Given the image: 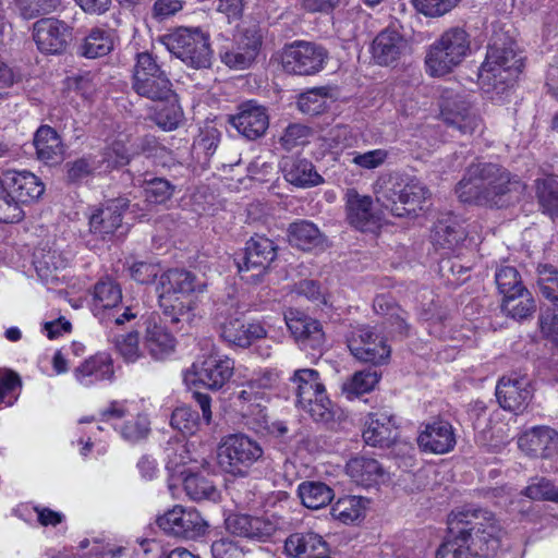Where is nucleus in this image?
<instances>
[{
  "label": "nucleus",
  "mask_w": 558,
  "mask_h": 558,
  "mask_svg": "<svg viewBox=\"0 0 558 558\" xmlns=\"http://www.w3.org/2000/svg\"><path fill=\"white\" fill-rule=\"evenodd\" d=\"M113 32L109 28L94 27L80 46V53L89 59L107 56L113 49Z\"/></svg>",
  "instance_id": "obj_42"
},
{
  "label": "nucleus",
  "mask_w": 558,
  "mask_h": 558,
  "mask_svg": "<svg viewBox=\"0 0 558 558\" xmlns=\"http://www.w3.org/2000/svg\"><path fill=\"white\" fill-rule=\"evenodd\" d=\"M229 122L247 140H256L268 129L269 118L263 106L250 100L242 104L235 114L229 117Z\"/></svg>",
  "instance_id": "obj_22"
},
{
  "label": "nucleus",
  "mask_w": 558,
  "mask_h": 558,
  "mask_svg": "<svg viewBox=\"0 0 558 558\" xmlns=\"http://www.w3.org/2000/svg\"><path fill=\"white\" fill-rule=\"evenodd\" d=\"M523 68L522 57L513 43L488 46L485 61L480 69V81L492 100L502 101Z\"/></svg>",
  "instance_id": "obj_3"
},
{
  "label": "nucleus",
  "mask_w": 558,
  "mask_h": 558,
  "mask_svg": "<svg viewBox=\"0 0 558 558\" xmlns=\"http://www.w3.org/2000/svg\"><path fill=\"white\" fill-rule=\"evenodd\" d=\"M106 172L125 166L131 159V149L121 141H114L104 153L99 155Z\"/></svg>",
  "instance_id": "obj_53"
},
{
  "label": "nucleus",
  "mask_w": 558,
  "mask_h": 558,
  "mask_svg": "<svg viewBox=\"0 0 558 558\" xmlns=\"http://www.w3.org/2000/svg\"><path fill=\"white\" fill-rule=\"evenodd\" d=\"M471 49L470 35L462 27L444 32L428 48L425 57L427 73L444 76L457 68Z\"/></svg>",
  "instance_id": "obj_6"
},
{
  "label": "nucleus",
  "mask_w": 558,
  "mask_h": 558,
  "mask_svg": "<svg viewBox=\"0 0 558 558\" xmlns=\"http://www.w3.org/2000/svg\"><path fill=\"white\" fill-rule=\"evenodd\" d=\"M157 525L168 535L185 539H196L206 532L207 524L194 508L174 506L158 517Z\"/></svg>",
  "instance_id": "obj_16"
},
{
  "label": "nucleus",
  "mask_w": 558,
  "mask_h": 558,
  "mask_svg": "<svg viewBox=\"0 0 558 558\" xmlns=\"http://www.w3.org/2000/svg\"><path fill=\"white\" fill-rule=\"evenodd\" d=\"M326 550V542L314 532L291 534L284 543L286 554L293 558H310Z\"/></svg>",
  "instance_id": "obj_37"
},
{
  "label": "nucleus",
  "mask_w": 558,
  "mask_h": 558,
  "mask_svg": "<svg viewBox=\"0 0 558 558\" xmlns=\"http://www.w3.org/2000/svg\"><path fill=\"white\" fill-rule=\"evenodd\" d=\"M132 88L138 96L153 101L168 100L173 94L172 84L166 71L161 69L156 58L147 51L136 54Z\"/></svg>",
  "instance_id": "obj_9"
},
{
  "label": "nucleus",
  "mask_w": 558,
  "mask_h": 558,
  "mask_svg": "<svg viewBox=\"0 0 558 558\" xmlns=\"http://www.w3.org/2000/svg\"><path fill=\"white\" fill-rule=\"evenodd\" d=\"M144 348L153 359L163 360L174 351L175 339L165 326L149 322L144 337Z\"/></svg>",
  "instance_id": "obj_33"
},
{
  "label": "nucleus",
  "mask_w": 558,
  "mask_h": 558,
  "mask_svg": "<svg viewBox=\"0 0 558 558\" xmlns=\"http://www.w3.org/2000/svg\"><path fill=\"white\" fill-rule=\"evenodd\" d=\"M233 371V360L211 350L208 355L199 356L184 373V381L219 390L230 380Z\"/></svg>",
  "instance_id": "obj_11"
},
{
  "label": "nucleus",
  "mask_w": 558,
  "mask_h": 558,
  "mask_svg": "<svg viewBox=\"0 0 558 558\" xmlns=\"http://www.w3.org/2000/svg\"><path fill=\"white\" fill-rule=\"evenodd\" d=\"M298 495L302 505L313 510L326 507L335 498L333 489L319 481L302 482L298 487Z\"/></svg>",
  "instance_id": "obj_41"
},
{
  "label": "nucleus",
  "mask_w": 558,
  "mask_h": 558,
  "mask_svg": "<svg viewBox=\"0 0 558 558\" xmlns=\"http://www.w3.org/2000/svg\"><path fill=\"white\" fill-rule=\"evenodd\" d=\"M281 59L287 73L314 75L324 69L327 51L314 43L295 40L283 48Z\"/></svg>",
  "instance_id": "obj_15"
},
{
  "label": "nucleus",
  "mask_w": 558,
  "mask_h": 558,
  "mask_svg": "<svg viewBox=\"0 0 558 558\" xmlns=\"http://www.w3.org/2000/svg\"><path fill=\"white\" fill-rule=\"evenodd\" d=\"M457 444L453 426L445 420L426 423L417 436L420 449L426 453L445 454Z\"/></svg>",
  "instance_id": "obj_20"
},
{
  "label": "nucleus",
  "mask_w": 558,
  "mask_h": 558,
  "mask_svg": "<svg viewBox=\"0 0 558 558\" xmlns=\"http://www.w3.org/2000/svg\"><path fill=\"white\" fill-rule=\"evenodd\" d=\"M288 239L292 246L302 251L323 247L325 236L315 223L310 220H296L288 228Z\"/></svg>",
  "instance_id": "obj_35"
},
{
  "label": "nucleus",
  "mask_w": 558,
  "mask_h": 558,
  "mask_svg": "<svg viewBox=\"0 0 558 558\" xmlns=\"http://www.w3.org/2000/svg\"><path fill=\"white\" fill-rule=\"evenodd\" d=\"M496 397L502 409L515 414L523 412L532 398L530 379L518 375L504 376L497 384Z\"/></svg>",
  "instance_id": "obj_19"
},
{
  "label": "nucleus",
  "mask_w": 558,
  "mask_h": 558,
  "mask_svg": "<svg viewBox=\"0 0 558 558\" xmlns=\"http://www.w3.org/2000/svg\"><path fill=\"white\" fill-rule=\"evenodd\" d=\"M167 468L175 471L179 466L192 461L187 445L183 441H169L165 448Z\"/></svg>",
  "instance_id": "obj_62"
},
{
  "label": "nucleus",
  "mask_w": 558,
  "mask_h": 558,
  "mask_svg": "<svg viewBox=\"0 0 558 558\" xmlns=\"http://www.w3.org/2000/svg\"><path fill=\"white\" fill-rule=\"evenodd\" d=\"M221 134L218 130L210 128L205 132L201 133L198 138L194 142V151L197 156L204 155L206 160H209L216 153Z\"/></svg>",
  "instance_id": "obj_64"
},
{
  "label": "nucleus",
  "mask_w": 558,
  "mask_h": 558,
  "mask_svg": "<svg viewBox=\"0 0 558 558\" xmlns=\"http://www.w3.org/2000/svg\"><path fill=\"white\" fill-rule=\"evenodd\" d=\"M502 296L501 312L508 317L522 320L535 312V301L526 288H523V291H518V293L510 292Z\"/></svg>",
  "instance_id": "obj_43"
},
{
  "label": "nucleus",
  "mask_w": 558,
  "mask_h": 558,
  "mask_svg": "<svg viewBox=\"0 0 558 558\" xmlns=\"http://www.w3.org/2000/svg\"><path fill=\"white\" fill-rule=\"evenodd\" d=\"M298 407L308 413L316 422H328L332 417L331 401L328 399L326 391L313 398L308 404Z\"/></svg>",
  "instance_id": "obj_60"
},
{
  "label": "nucleus",
  "mask_w": 558,
  "mask_h": 558,
  "mask_svg": "<svg viewBox=\"0 0 558 558\" xmlns=\"http://www.w3.org/2000/svg\"><path fill=\"white\" fill-rule=\"evenodd\" d=\"M379 377L378 373L373 369L356 372L342 384V392L348 399L356 398L373 390L378 384Z\"/></svg>",
  "instance_id": "obj_47"
},
{
  "label": "nucleus",
  "mask_w": 558,
  "mask_h": 558,
  "mask_svg": "<svg viewBox=\"0 0 558 558\" xmlns=\"http://www.w3.org/2000/svg\"><path fill=\"white\" fill-rule=\"evenodd\" d=\"M519 187L520 182L512 181L510 172L501 166L493 162H474L466 168L456 193L463 203L502 207V197Z\"/></svg>",
  "instance_id": "obj_2"
},
{
  "label": "nucleus",
  "mask_w": 558,
  "mask_h": 558,
  "mask_svg": "<svg viewBox=\"0 0 558 558\" xmlns=\"http://www.w3.org/2000/svg\"><path fill=\"white\" fill-rule=\"evenodd\" d=\"M524 495L535 500H550L558 502V488L547 478H535L524 489Z\"/></svg>",
  "instance_id": "obj_61"
},
{
  "label": "nucleus",
  "mask_w": 558,
  "mask_h": 558,
  "mask_svg": "<svg viewBox=\"0 0 558 558\" xmlns=\"http://www.w3.org/2000/svg\"><path fill=\"white\" fill-rule=\"evenodd\" d=\"M536 276L541 294L558 310V268L550 264H539Z\"/></svg>",
  "instance_id": "obj_46"
},
{
  "label": "nucleus",
  "mask_w": 558,
  "mask_h": 558,
  "mask_svg": "<svg viewBox=\"0 0 558 558\" xmlns=\"http://www.w3.org/2000/svg\"><path fill=\"white\" fill-rule=\"evenodd\" d=\"M495 282L500 294L518 293L523 291V284L519 270L511 265H500L495 271Z\"/></svg>",
  "instance_id": "obj_52"
},
{
  "label": "nucleus",
  "mask_w": 558,
  "mask_h": 558,
  "mask_svg": "<svg viewBox=\"0 0 558 558\" xmlns=\"http://www.w3.org/2000/svg\"><path fill=\"white\" fill-rule=\"evenodd\" d=\"M260 46L262 37L254 31H246L220 51L221 62L231 69H247L255 61Z\"/></svg>",
  "instance_id": "obj_18"
},
{
  "label": "nucleus",
  "mask_w": 558,
  "mask_h": 558,
  "mask_svg": "<svg viewBox=\"0 0 558 558\" xmlns=\"http://www.w3.org/2000/svg\"><path fill=\"white\" fill-rule=\"evenodd\" d=\"M69 181L76 183L95 173L106 172L98 155H85L66 163Z\"/></svg>",
  "instance_id": "obj_48"
},
{
  "label": "nucleus",
  "mask_w": 558,
  "mask_h": 558,
  "mask_svg": "<svg viewBox=\"0 0 558 558\" xmlns=\"http://www.w3.org/2000/svg\"><path fill=\"white\" fill-rule=\"evenodd\" d=\"M366 500L357 496L339 498L331 508V514L343 523H351L363 517Z\"/></svg>",
  "instance_id": "obj_49"
},
{
  "label": "nucleus",
  "mask_w": 558,
  "mask_h": 558,
  "mask_svg": "<svg viewBox=\"0 0 558 558\" xmlns=\"http://www.w3.org/2000/svg\"><path fill=\"white\" fill-rule=\"evenodd\" d=\"M441 117L448 128L458 131L462 135L473 134L482 126L481 118L464 102L461 106L457 104H454V107L445 106L441 109Z\"/></svg>",
  "instance_id": "obj_34"
},
{
  "label": "nucleus",
  "mask_w": 558,
  "mask_h": 558,
  "mask_svg": "<svg viewBox=\"0 0 558 558\" xmlns=\"http://www.w3.org/2000/svg\"><path fill=\"white\" fill-rule=\"evenodd\" d=\"M204 283L184 269H169L159 277L158 290L159 304L165 313L171 316L172 322H180L184 315L189 314V307H185L175 294H190L195 291H202Z\"/></svg>",
  "instance_id": "obj_10"
},
{
  "label": "nucleus",
  "mask_w": 558,
  "mask_h": 558,
  "mask_svg": "<svg viewBox=\"0 0 558 558\" xmlns=\"http://www.w3.org/2000/svg\"><path fill=\"white\" fill-rule=\"evenodd\" d=\"M146 201L150 204H165L174 193V185L163 178H151L144 181Z\"/></svg>",
  "instance_id": "obj_55"
},
{
  "label": "nucleus",
  "mask_w": 558,
  "mask_h": 558,
  "mask_svg": "<svg viewBox=\"0 0 558 558\" xmlns=\"http://www.w3.org/2000/svg\"><path fill=\"white\" fill-rule=\"evenodd\" d=\"M408 49L403 36L390 28L381 31L373 40L372 57L379 65H390L397 62Z\"/></svg>",
  "instance_id": "obj_30"
},
{
  "label": "nucleus",
  "mask_w": 558,
  "mask_h": 558,
  "mask_svg": "<svg viewBox=\"0 0 558 558\" xmlns=\"http://www.w3.org/2000/svg\"><path fill=\"white\" fill-rule=\"evenodd\" d=\"M166 49L194 69L209 68L213 51L209 36L199 28L179 27L161 37Z\"/></svg>",
  "instance_id": "obj_7"
},
{
  "label": "nucleus",
  "mask_w": 558,
  "mask_h": 558,
  "mask_svg": "<svg viewBox=\"0 0 558 558\" xmlns=\"http://www.w3.org/2000/svg\"><path fill=\"white\" fill-rule=\"evenodd\" d=\"M284 320L302 350L319 351L323 348L325 333L318 320L296 310H289Z\"/></svg>",
  "instance_id": "obj_17"
},
{
  "label": "nucleus",
  "mask_w": 558,
  "mask_h": 558,
  "mask_svg": "<svg viewBox=\"0 0 558 558\" xmlns=\"http://www.w3.org/2000/svg\"><path fill=\"white\" fill-rule=\"evenodd\" d=\"M398 438L395 416L387 412H375L367 416L363 430L364 441L373 447H390Z\"/></svg>",
  "instance_id": "obj_27"
},
{
  "label": "nucleus",
  "mask_w": 558,
  "mask_h": 558,
  "mask_svg": "<svg viewBox=\"0 0 558 558\" xmlns=\"http://www.w3.org/2000/svg\"><path fill=\"white\" fill-rule=\"evenodd\" d=\"M389 156L388 150L377 148L365 153L353 151L351 162L365 170H374L381 167Z\"/></svg>",
  "instance_id": "obj_63"
},
{
  "label": "nucleus",
  "mask_w": 558,
  "mask_h": 558,
  "mask_svg": "<svg viewBox=\"0 0 558 558\" xmlns=\"http://www.w3.org/2000/svg\"><path fill=\"white\" fill-rule=\"evenodd\" d=\"M277 257V246L274 241L259 234L252 236L245 246V253L238 262L239 271L257 269L263 274Z\"/></svg>",
  "instance_id": "obj_25"
},
{
  "label": "nucleus",
  "mask_w": 558,
  "mask_h": 558,
  "mask_svg": "<svg viewBox=\"0 0 558 558\" xmlns=\"http://www.w3.org/2000/svg\"><path fill=\"white\" fill-rule=\"evenodd\" d=\"M149 430L148 417L143 414L126 420L123 424H120L118 429L122 438L130 442H137L146 438Z\"/></svg>",
  "instance_id": "obj_56"
},
{
  "label": "nucleus",
  "mask_w": 558,
  "mask_h": 558,
  "mask_svg": "<svg viewBox=\"0 0 558 558\" xmlns=\"http://www.w3.org/2000/svg\"><path fill=\"white\" fill-rule=\"evenodd\" d=\"M347 474L357 485L372 487L385 480V470L380 463L371 457L357 456L350 459L345 466Z\"/></svg>",
  "instance_id": "obj_32"
},
{
  "label": "nucleus",
  "mask_w": 558,
  "mask_h": 558,
  "mask_svg": "<svg viewBox=\"0 0 558 558\" xmlns=\"http://www.w3.org/2000/svg\"><path fill=\"white\" fill-rule=\"evenodd\" d=\"M464 239V229L451 217L439 220L434 227L433 242L441 248L453 250Z\"/></svg>",
  "instance_id": "obj_44"
},
{
  "label": "nucleus",
  "mask_w": 558,
  "mask_h": 558,
  "mask_svg": "<svg viewBox=\"0 0 558 558\" xmlns=\"http://www.w3.org/2000/svg\"><path fill=\"white\" fill-rule=\"evenodd\" d=\"M281 169L286 181L299 187L314 186L323 182V178L307 159L288 158L283 160Z\"/></svg>",
  "instance_id": "obj_36"
},
{
  "label": "nucleus",
  "mask_w": 558,
  "mask_h": 558,
  "mask_svg": "<svg viewBox=\"0 0 558 558\" xmlns=\"http://www.w3.org/2000/svg\"><path fill=\"white\" fill-rule=\"evenodd\" d=\"M328 89L318 87L301 94L298 98V108L305 114L317 116L327 109Z\"/></svg>",
  "instance_id": "obj_51"
},
{
  "label": "nucleus",
  "mask_w": 558,
  "mask_h": 558,
  "mask_svg": "<svg viewBox=\"0 0 558 558\" xmlns=\"http://www.w3.org/2000/svg\"><path fill=\"white\" fill-rule=\"evenodd\" d=\"M376 201L395 217H405L428 198L429 190L417 178L400 174L380 184L376 191Z\"/></svg>",
  "instance_id": "obj_5"
},
{
  "label": "nucleus",
  "mask_w": 558,
  "mask_h": 558,
  "mask_svg": "<svg viewBox=\"0 0 558 558\" xmlns=\"http://www.w3.org/2000/svg\"><path fill=\"white\" fill-rule=\"evenodd\" d=\"M21 386L22 381L16 373L9 371L0 375V409L15 403Z\"/></svg>",
  "instance_id": "obj_58"
},
{
  "label": "nucleus",
  "mask_w": 558,
  "mask_h": 558,
  "mask_svg": "<svg viewBox=\"0 0 558 558\" xmlns=\"http://www.w3.org/2000/svg\"><path fill=\"white\" fill-rule=\"evenodd\" d=\"M129 206V199L118 197L109 199L106 204L92 215L89 219L90 231L98 236L106 239L121 227L122 214Z\"/></svg>",
  "instance_id": "obj_29"
},
{
  "label": "nucleus",
  "mask_w": 558,
  "mask_h": 558,
  "mask_svg": "<svg viewBox=\"0 0 558 558\" xmlns=\"http://www.w3.org/2000/svg\"><path fill=\"white\" fill-rule=\"evenodd\" d=\"M264 454L262 446L244 434H232L225 437L218 447L219 466L235 476H245L251 468Z\"/></svg>",
  "instance_id": "obj_8"
},
{
  "label": "nucleus",
  "mask_w": 558,
  "mask_h": 558,
  "mask_svg": "<svg viewBox=\"0 0 558 558\" xmlns=\"http://www.w3.org/2000/svg\"><path fill=\"white\" fill-rule=\"evenodd\" d=\"M122 301L120 286L112 279L99 280L93 290L92 311L101 322H113L116 325H123L136 318L138 311L126 306L121 314L116 311Z\"/></svg>",
  "instance_id": "obj_13"
},
{
  "label": "nucleus",
  "mask_w": 558,
  "mask_h": 558,
  "mask_svg": "<svg viewBox=\"0 0 558 558\" xmlns=\"http://www.w3.org/2000/svg\"><path fill=\"white\" fill-rule=\"evenodd\" d=\"M183 487L186 495L195 501H216L219 498V492L216 486L207 477L198 473L185 475Z\"/></svg>",
  "instance_id": "obj_45"
},
{
  "label": "nucleus",
  "mask_w": 558,
  "mask_h": 558,
  "mask_svg": "<svg viewBox=\"0 0 558 558\" xmlns=\"http://www.w3.org/2000/svg\"><path fill=\"white\" fill-rule=\"evenodd\" d=\"M34 146L39 160L57 163L63 158V145L58 133L49 125L40 126L34 136Z\"/></svg>",
  "instance_id": "obj_38"
},
{
  "label": "nucleus",
  "mask_w": 558,
  "mask_h": 558,
  "mask_svg": "<svg viewBox=\"0 0 558 558\" xmlns=\"http://www.w3.org/2000/svg\"><path fill=\"white\" fill-rule=\"evenodd\" d=\"M43 182L32 172L7 170L0 174V222L14 223L24 217L22 205L39 198Z\"/></svg>",
  "instance_id": "obj_4"
},
{
  "label": "nucleus",
  "mask_w": 558,
  "mask_h": 558,
  "mask_svg": "<svg viewBox=\"0 0 558 558\" xmlns=\"http://www.w3.org/2000/svg\"><path fill=\"white\" fill-rule=\"evenodd\" d=\"M246 424L257 433H267L275 436H283L288 432V427L283 422H271L267 412V408L262 409L259 415H245Z\"/></svg>",
  "instance_id": "obj_57"
},
{
  "label": "nucleus",
  "mask_w": 558,
  "mask_h": 558,
  "mask_svg": "<svg viewBox=\"0 0 558 558\" xmlns=\"http://www.w3.org/2000/svg\"><path fill=\"white\" fill-rule=\"evenodd\" d=\"M70 31L62 21L49 17L34 24V40L38 49L46 53H60L68 44Z\"/></svg>",
  "instance_id": "obj_24"
},
{
  "label": "nucleus",
  "mask_w": 558,
  "mask_h": 558,
  "mask_svg": "<svg viewBox=\"0 0 558 558\" xmlns=\"http://www.w3.org/2000/svg\"><path fill=\"white\" fill-rule=\"evenodd\" d=\"M345 198L347 218L351 226L361 231H366L377 225L371 196L361 195L356 190L350 189L347 191Z\"/></svg>",
  "instance_id": "obj_31"
},
{
  "label": "nucleus",
  "mask_w": 558,
  "mask_h": 558,
  "mask_svg": "<svg viewBox=\"0 0 558 558\" xmlns=\"http://www.w3.org/2000/svg\"><path fill=\"white\" fill-rule=\"evenodd\" d=\"M225 523L230 534L258 542L268 541L278 529L269 518L247 514H230Z\"/></svg>",
  "instance_id": "obj_21"
},
{
  "label": "nucleus",
  "mask_w": 558,
  "mask_h": 558,
  "mask_svg": "<svg viewBox=\"0 0 558 558\" xmlns=\"http://www.w3.org/2000/svg\"><path fill=\"white\" fill-rule=\"evenodd\" d=\"M518 444L529 454L553 458L558 454V432L548 426H535L525 432Z\"/></svg>",
  "instance_id": "obj_28"
},
{
  "label": "nucleus",
  "mask_w": 558,
  "mask_h": 558,
  "mask_svg": "<svg viewBox=\"0 0 558 558\" xmlns=\"http://www.w3.org/2000/svg\"><path fill=\"white\" fill-rule=\"evenodd\" d=\"M201 420L198 412L187 405L178 407L171 415L170 424L184 435H193L197 432Z\"/></svg>",
  "instance_id": "obj_54"
},
{
  "label": "nucleus",
  "mask_w": 558,
  "mask_h": 558,
  "mask_svg": "<svg viewBox=\"0 0 558 558\" xmlns=\"http://www.w3.org/2000/svg\"><path fill=\"white\" fill-rule=\"evenodd\" d=\"M266 336L265 327L257 322L246 323L239 317H230L220 324V337L233 347L248 348Z\"/></svg>",
  "instance_id": "obj_26"
},
{
  "label": "nucleus",
  "mask_w": 558,
  "mask_h": 558,
  "mask_svg": "<svg viewBox=\"0 0 558 558\" xmlns=\"http://www.w3.org/2000/svg\"><path fill=\"white\" fill-rule=\"evenodd\" d=\"M448 538L436 553L437 558H473L494 554L500 542L501 527L493 512L466 505L448 517Z\"/></svg>",
  "instance_id": "obj_1"
},
{
  "label": "nucleus",
  "mask_w": 558,
  "mask_h": 558,
  "mask_svg": "<svg viewBox=\"0 0 558 558\" xmlns=\"http://www.w3.org/2000/svg\"><path fill=\"white\" fill-rule=\"evenodd\" d=\"M75 380L83 387L111 383L114 378L113 361L109 353L98 352L85 359L73 369Z\"/></svg>",
  "instance_id": "obj_23"
},
{
  "label": "nucleus",
  "mask_w": 558,
  "mask_h": 558,
  "mask_svg": "<svg viewBox=\"0 0 558 558\" xmlns=\"http://www.w3.org/2000/svg\"><path fill=\"white\" fill-rule=\"evenodd\" d=\"M347 343L351 354L361 362L383 365L390 359L391 348L376 326L354 327L347 338Z\"/></svg>",
  "instance_id": "obj_12"
},
{
  "label": "nucleus",
  "mask_w": 558,
  "mask_h": 558,
  "mask_svg": "<svg viewBox=\"0 0 558 558\" xmlns=\"http://www.w3.org/2000/svg\"><path fill=\"white\" fill-rule=\"evenodd\" d=\"M294 384L296 407L300 404H308L313 398L325 392V386L320 381L319 373L312 368L296 369L291 377Z\"/></svg>",
  "instance_id": "obj_39"
},
{
  "label": "nucleus",
  "mask_w": 558,
  "mask_h": 558,
  "mask_svg": "<svg viewBox=\"0 0 558 558\" xmlns=\"http://www.w3.org/2000/svg\"><path fill=\"white\" fill-rule=\"evenodd\" d=\"M537 196L543 211L553 219L558 217V181L554 178L537 180Z\"/></svg>",
  "instance_id": "obj_50"
},
{
  "label": "nucleus",
  "mask_w": 558,
  "mask_h": 558,
  "mask_svg": "<svg viewBox=\"0 0 558 558\" xmlns=\"http://www.w3.org/2000/svg\"><path fill=\"white\" fill-rule=\"evenodd\" d=\"M279 375L272 369H259L252 374L236 395L242 416L259 415L267 408L270 391L278 385Z\"/></svg>",
  "instance_id": "obj_14"
},
{
  "label": "nucleus",
  "mask_w": 558,
  "mask_h": 558,
  "mask_svg": "<svg viewBox=\"0 0 558 558\" xmlns=\"http://www.w3.org/2000/svg\"><path fill=\"white\" fill-rule=\"evenodd\" d=\"M461 0H412L414 9L428 17L442 16L450 12Z\"/></svg>",
  "instance_id": "obj_59"
},
{
  "label": "nucleus",
  "mask_w": 558,
  "mask_h": 558,
  "mask_svg": "<svg viewBox=\"0 0 558 558\" xmlns=\"http://www.w3.org/2000/svg\"><path fill=\"white\" fill-rule=\"evenodd\" d=\"M68 263V258L54 248H40L34 253L36 272L47 283L58 280L57 272L65 268Z\"/></svg>",
  "instance_id": "obj_40"
}]
</instances>
